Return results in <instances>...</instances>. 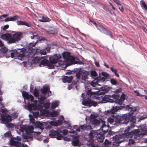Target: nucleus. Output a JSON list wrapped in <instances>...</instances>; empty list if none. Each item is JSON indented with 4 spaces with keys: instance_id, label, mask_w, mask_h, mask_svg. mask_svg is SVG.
<instances>
[{
    "instance_id": "f704fd0d",
    "label": "nucleus",
    "mask_w": 147,
    "mask_h": 147,
    "mask_svg": "<svg viewBox=\"0 0 147 147\" xmlns=\"http://www.w3.org/2000/svg\"><path fill=\"white\" fill-rule=\"evenodd\" d=\"M6 126L8 129H13L14 128L15 125L11 123H7Z\"/></svg>"
},
{
    "instance_id": "603ef678",
    "label": "nucleus",
    "mask_w": 147,
    "mask_h": 147,
    "mask_svg": "<svg viewBox=\"0 0 147 147\" xmlns=\"http://www.w3.org/2000/svg\"><path fill=\"white\" fill-rule=\"evenodd\" d=\"M33 104H30V103L28 104L27 106V108L29 111H31L32 110Z\"/></svg>"
},
{
    "instance_id": "393cba45",
    "label": "nucleus",
    "mask_w": 147,
    "mask_h": 147,
    "mask_svg": "<svg viewBox=\"0 0 147 147\" xmlns=\"http://www.w3.org/2000/svg\"><path fill=\"white\" fill-rule=\"evenodd\" d=\"M73 78L72 76L69 77L65 76L63 78L62 80L64 82H67L68 83H70Z\"/></svg>"
},
{
    "instance_id": "7c9ffc66",
    "label": "nucleus",
    "mask_w": 147,
    "mask_h": 147,
    "mask_svg": "<svg viewBox=\"0 0 147 147\" xmlns=\"http://www.w3.org/2000/svg\"><path fill=\"white\" fill-rule=\"evenodd\" d=\"M20 131L22 132H24L25 131L27 133L28 130H30V129L29 128L27 129L25 126L21 125L20 126Z\"/></svg>"
},
{
    "instance_id": "2eb2a0df",
    "label": "nucleus",
    "mask_w": 147,
    "mask_h": 147,
    "mask_svg": "<svg viewBox=\"0 0 147 147\" xmlns=\"http://www.w3.org/2000/svg\"><path fill=\"white\" fill-rule=\"evenodd\" d=\"M100 129L102 130L103 133L105 134L106 133L108 132V134L111 135L112 134V131H109V127L108 126H107L105 124H103L101 127Z\"/></svg>"
},
{
    "instance_id": "6e6552de",
    "label": "nucleus",
    "mask_w": 147,
    "mask_h": 147,
    "mask_svg": "<svg viewBox=\"0 0 147 147\" xmlns=\"http://www.w3.org/2000/svg\"><path fill=\"white\" fill-rule=\"evenodd\" d=\"M97 134V133L95 131L92 130L90 131L88 135L89 137L90 140L88 141L87 143V145L88 146H90L91 147H100V146H95L94 144V140L93 138L94 136L96 135Z\"/></svg>"
},
{
    "instance_id": "b1692460",
    "label": "nucleus",
    "mask_w": 147,
    "mask_h": 147,
    "mask_svg": "<svg viewBox=\"0 0 147 147\" xmlns=\"http://www.w3.org/2000/svg\"><path fill=\"white\" fill-rule=\"evenodd\" d=\"M11 34L9 33H6L2 34L1 36V38L4 40H6L8 41L9 38H11Z\"/></svg>"
},
{
    "instance_id": "6e6d98bb",
    "label": "nucleus",
    "mask_w": 147,
    "mask_h": 147,
    "mask_svg": "<svg viewBox=\"0 0 147 147\" xmlns=\"http://www.w3.org/2000/svg\"><path fill=\"white\" fill-rule=\"evenodd\" d=\"M130 122H136V119L134 117L131 116L130 117Z\"/></svg>"
},
{
    "instance_id": "c756f323",
    "label": "nucleus",
    "mask_w": 147,
    "mask_h": 147,
    "mask_svg": "<svg viewBox=\"0 0 147 147\" xmlns=\"http://www.w3.org/2000/svg\"><path fill=\"white\" fill-rule=\"evenodd\" d=\"M17 23L18 25H25L28 27L29 26V25L28 23L22 21H18Z\"/></svg>"
},
{
    "instance_id": "0e129e2a",
    "label": "nucleus",
    "mask_w": 147,
    "mask_h": 147,
    "mask_svg": "<svg viewBox=\"0 0 147 147\" xmlns=\"http://www.w3.org/2000/svg\"><path fill=\"white\" fill-rule=\"evenodd\" d=\"M37 109V106L36 105H34L33 104L32 105V110L33 109L34 110H36Z\"/></svg>"
},
{
    "instance_id": "4be33fe9",
    "label": "nucleus",
    "mask_w": 147,
    "mask_h": 147,
    "mask_svg": "<svg viewBox=\"0 0 147 147\" xmlns=\"http://www.w3.org/2000/svg\"><path fill=\"white\" fill-rule=\"evenodd\" d=\"M79 142V138L77 136H76L73 138L72 144L73 146H76L78 145Z\"/></svg>"
},
{
    "instance_id": "a19ab883",
    "label": "nucleus",
    "mask_w": 147,
    "mask_h": 147,
    "mask_svg": "<svg viewBox=\"0 0 147 147\" xmlns=\"http://www.w3.org/2000/svg\"><path fill=\"white\" fill-rule=\"evenodd\" d=\"M91 90H88L87 92V95L89 97H91L92 95L95 94V92L91 91Z\"/></svg>"
},
{
    "instance_id": "8fccbe9b",
    "label": "nucleus",
    "mask_w": 147,
    "mask_h": 147,
    "mask_svg": "<svg viewBox=\"0 0 147 147\" xmlns=\"http://www.w3.org/2000/svg\"><path fill=\"white\" fill-rule=\"evenodd\" d=\"M50 105V103L49 102H47L44 103L43 106L45 108L47 109L49 108Z\"/></svg>"
},
{
    "instance_id": "4468645a",
    "label": "nucleus",
    "mask_w": 147,
    "mask_h": 147,
    "mask_svg": "<svg viewBox=\"0 0 147 147\" xmlns=\"http://www.w3.org/2000/svg\"><path fill=\"white\" fill-rule=\"evenodd\" d=\"M22 95L23 98H26L28 100H30L31 102H32L34 100V97L33 96L31 95H29L28 92L23 91L22 92Z\"/></svg>"
},
{
    "instance_id": "20e7f679",
    "label": "nucleus",
    "mask_w": 147,
    "mask_h": 147,
    "mask_svg": "<svg viewBox=\"0 0 147 147\" xmlns=\"http://www.w3.org/2000/svg\"><path fill=\"white\" fill-rule=\"evenodd\" d=\"M119 137L120 136L118 135L113 136V142H111L106 139L104 143L105 147H109L111 145H113L114 146V147L119 146V144L121 142L119 140Z\"/></svg>"
},
{
    "instance_id": "e2e57ef3",
    "label": "nucleus",
    "mask_w": 147,
    "mask_h": 147,
    "mask_svg": "<svg viewBox=\"0 0 147 147\" xmlns=\"http://www.w3.org/2000/svg\"><path fill=\"white\" fill-rule=\"evenodd\" d=\"M113 1L118 5H121L120 1L119 0H113Z\"/></svg>"
},
{
    "instance_id": "5701e85b",
    "label": "nucleus",
    "mask_w": 147,
    "mask_h": 147,
    "mask_svg": "<svg viewBox=\"0 0 147 147\" xmlns=\"http://www.w3.org/2000/svg\"><path fill=\"white\" fill-rule=\"evenodd\" d=\"M30 35L32 39H38L39 38L38 34L35 32H30Z\"/></svg>"
},
{
    "instance_id": "72a5a7b5",
    "label": "nucleus",
    "mask_w": 147,
    "mask_h": 147,
    "mask_svg": "<svg viewBox=\"0 0 147 147\" xmlns=\"http://www.w3.org/2000/svg\"><path fill=\"white\" fill-rule=\"evenodd\" d=\"M0 51L3 54H5L8 51V49L5 47H2L0 49Z\"/></svg>"
},
{
    "instance_id": "79ce46f5",
    "label": "nucleus",
    "mask_w": 147,
    "mask_h": 147,
    "mask_svg": "<svg viewBox=\"0 0 147 147\" xmlns=\"http://www.w3.org/2000/svg\"><path fill=\"white\" fill-rule=\"evenodd\" d=\"M23 136L24 138L26 139H30L32 137V135L28 134V133H27V134L26 135H24Z\"/></svg>"
},
{
    "instance_id": "4c0bfd02",
    "label": "nucleus",
    "mask_w": 147,
    "mask_h": 147,
    "mask_svg": "<svg viewBox=\"0 0 147 147\" xmlns=\"http://www.w3.org/2000/svg\"><path fill=\"white\" fill-rule=\"evenodd\" d=\"M59 105L58 103L57 102H54L51 104V108L52 109H54Z\"/></svg>"
},
{
    "instance_id": "49530a36",
    "label": "nucleus",
    "mask_w": 147,
    "mask_h": 147,
    "mask_svg": "<svg viewBox=\"0 0 147 147\" xmlns=\"http://www.w3.org/2000/svg\"><path fill=\"white\" fill-rule=\"evenodd\" d=\"M82 71H80L76 73V76L78 78L80 79V78L81 76L82 75Z\"/></svg>"
},
{
    "instance_id": "3c124183",
    "label": "nucleus",
    "mask_w": 147,
    "mask_h": 147,
    "mask_svg": "<svg viewBox=\"0 0 147 147\" xmlns=\"http://www.w3.org/2000/svg\"><path fill=\"white\" fill-rule=\"evenodd\" d=\"M141 5V7L143 8H144L145 10H147V5L144 2H143Z\"/></svg>"
},
{
    "instance_id": "dca6fc26",
    "label": "nucleus",
    "mask_w": 147,
    "mask_h": 147,
    "mask_svg": "<svg viewBox=\"0 0 147 147\" xmlns=\"http://www.w3.org/2000/svg\"><path fill=\"white\" fill-rule=\"evenodd\" d=\"M125 108V107L124 106H116L114 107H113V108L111 109V111H108L107 112L109 113V114L110 113H111V114H113L115 113L118 110H121Z\"/></svg>"
},
{
    "instance_id": "f257e3e1",
    "label": "nucleus",
    "mask_w": 147,
    "mask_h": 147,
    "mask_svg": "<svg viewBox=\"0 0 147 147\" xmlns=\"http://www.w3.org/2000/svg\"><path fill=\"white\" fill-rule=\"evenodd\" d=\"M141 130V132L139 129H134L132 131L130 127L128 126L125 129L124 134H122L123 137L124 138H131L134 136L135 141L139 140L141 136L147 135V128L142 129Z\"/></svg>"
},
{
    "instance_id": "052dcab7",
    "label": "nucleus",
    "mask_w": 147,
    "mask_h": 147,
    "mask_svg": "<svg viewBox=\"0 0 147 147\" xmlns=\"http://www.w3.org/2000/svg\"><path fill=\"white\" fill-rule=\"evenodd\" d=\"M102 75L105 77H108L109 76V74L107 72H102Z\"/></svg>"
},
{
    "instance_id": "e433bc0d",
    "label": "nucleus",
    "mask_w": 147,
    "mask_h": 147,
    "mask_svg": "<svg viewBox=\"0 0 147 147\" xmlns=\"http://www.w3.org/2000/svg\"><path fill=\"white\" fill-rule=\"evenodd\" d=\"M49 18L48 17H46L42 16V19L39 20V21L43 22H47L49 21Z\"/></svg>"
},
{
    "instance_id": "13d9d810",
    "label": "nucleus",
    "mask_w": 147,
    "mask_h": 147,
    "mask_svg": "<svg viewBox=\"0 0 147 147\" xmlns=\"http://www.w3.org/2000/svg\"><path fill=\"white\" fill-rule=\"evenodd\" d=\"M11 133L9 131H8L4 135L5 137H9L10 136Z\"/></svg>"
},
{
    "instance_id": "6ab92c4d",
    "label": "nucleus",
    "mask_w": 147,
    "mask_h": 147,
    "mask_svg": "<svg viewBox=\"0 0 147 147\" xmlns=\"http://www.w3.org/2000/svg\"><path fill=\"white\" fill-rule=\"evenodd\" d=\"M40 64L43 65V66H49L51 69L54 67L53 65H51L49 61L46 59H44L42 60L40 62Z\"/></svg>"
},
{
    "instance_id": "864d4df0",
    "label": "nucleus",
    "mask_w": 147,
    "mask_h": 147,
    "mask_svg": "<svg viewBox=\"0 0 147 147\" xmlns=\"http://www.w3.org/2000/svg\"><path fill=\"white\" fill-rule=\"evenodd\" d=\"M40 54L42 55H45L46 54V51L45 49L40 50Z\"/></svg>"
},
{
    "instance_id": "aec40b11",
    "label": "nucleus",
    "mask_w": 147,
    "mask_h": 147,
    "mask_svg": "<svg viewBox=\"0 0 147 147\" xmlns=\"http://www.w3.org/2000/svg\"><path fill=\"white\" fill-rule=\"evenodd\" d=\"M80 128L83 130L88 131L92 129V127L91 125L86 124L80 125Z\"/></svg>"
},
{
    "instance_id": "774afa93",
    "label": "nucleus",
    "mask_w": 147,
    "mask_h": 147,
    "mask_svg": "<svg viewBox=\"0 0 147 147\" xmlns=\"http://www.w3.org/2000/svg\"><path fill=\"white\" fill-rule=\"evenodd\" d=\"M59 65L58 66H60L63 65L64 63V61H61L59 62Z\"/></svg>"
},
{
    "instance_id": "ea45409f",
    "label": "nucleus",
    "mask_w": 147,
    "mask_h": 147,
    "mask_svg": "<svg viewBox=\"0 0 147 147\" xmlns=\"http://www.w3.org/2000/svg\"><path fill=\"white\" fill-rule=\"evenodd\" d=\"M50 114L51 116L52 117H56L58 115V112L55 111L50 112Z\"/></svg>"
},
{
    "instance_id": "680f3d73",
    "label": "nucleus",
    "mask_w": 147,
    "mask_h": 147,
    "mask_svg": "<svg viewBox=\"0 0 147 147\" xmlns=\"http://www.w3.org/2000/svg\"><path fill=\"white\" fill-rule=\"evenodd\" d=\"M50 124L51 125L54 126H58V124L56 122L51 121L50 122Z\"/></svg>"
},
{
    "instance_id": "a211bd4d",
    "label": "nucleus",
    "mask_w": 147,
    "mask_h": 147,
    "mask_svg": "<svg viewBox=\"0 0 147 147\" xmlns=\"http://www.w3.org/2000/svg\"><path fill=\"white\" fill-rule=\"evenodd\" d=\"M82 79L84 81L86 80L88 78V76L89 75V72L85 70L82 71Z\"/></svg>"
},
{
    "instance_id": "de8ad7c7",
    "label": "nucleus",
    "mask_w": 147,
    "mask_h": 147,
    "mask_svg": "<svg viewBox=\"0 0 147 147\" xmlns=\"http://www.w3.org/2000/svg\"><path fill=\"white\" fill-rule=\"evenodd\" d=\"M91 76L93 77H95L97 76L96 72L94 70L91 71L90 72Z\"/></svg>"
},
{
    "instance_id": "c85d7f7f",
    "label": "nucleus",
    "mask_w": 147,
    "mask_h": 147,
    "mask_svg": "<svg viewBox=\"0 0 147 147\" xmlns=\"http://www.w3.org/2000/svg\"><path fill=\"white\" fill-rule=\"evenodd\" d=\"M35 126L42 130L44 129L43 125L40 122H36L35 123Z\"/></svg>"
},
{
    "instance_id": "bf43d9fd",
    "label": "nucleus",
    "mask_w": 147,
    "mask_h": 147,
    "mask_svg": "<svg viewBox=\"0 0 147 147\" xmlns=\"http://www.w3.org/2000/svg\"><path fill=\"white\" fill-rule=\"evenodd\" d=\"M62 133L64 135H66L68 133V131L66 129H63L62 131Z\"/></svg>"
},
{
    "instance_id": "cd10ccee",
    "label": "nucleus",
    "mask_w": 147,
    "mask_h": 147,
    "mask_svg": "<svg viewBox=\"0 0 147 147\" xmlns=\"http://www.w3.org/2000/svg\"><path fill=\"white\" fill-rule=\"evenodd\" d=\"M63 58L65 61L66 59H67L70 55V53L69 52H65L62 53Z\"/></svg>"
},
{
    "instance_id": "423d86ee",
    "label": "nucleus",
    "mask_w": 147,
    "mask_h": 147,
    "mask_svg": "<svg viewBox=\"0 0 147 147\" xmlns=\"http://www.w3.org/2000/svg\"><path fill=\"white\" fill-rule=\"evenodd\" d=\"M22 34L21 32H18L13 35L12 36L11 35V38H9L8 41L9 43H14L16 41H18L20 40L21 36Z\"/></svg>"
},
{
    "instance_id": "bb28decb",
    "label": "nucleus",
    "mask_w": 147,
    "mask_h": 147,
    "mask_svg": "<svg viewBox=\"0 0 147 147\" xmlns=\"http://www.w3.org/2000/svg\"><path fill=\"white\" fill-rule=\"evenodd\" d=\"M50 90L49 86H45L43 87L42 89L41 90V92L43 94H46Z\"/></svg>"
},
{
    "instance_id": "338daca9",
    "label": "nucleus",
    "mask_w": 147,
    "mask_h": 147,
    "mask_svg": "<svg viewBox=\"0 0 147 147\" xmlns=\"http://www.w3.org/2000/svg\"><path fill=\"white\" fill-rule=\"evenodd\" d=\"M9 26L8 25H7V24L6 25L3 27V30H5L9 28Z\"/></svg>"
},
{
    "instance_id": "9d476101",
    "label": "nucleus",
    "mask_w": 147,
    "mask_h": 147,
    "mask_svg": "<svg viewBox=\"0 0 147 147\" xmlns=\"http://www.w3.org/2000/svg\"><path fill=\"white\" fill-rule=\"evenodd\" d=\"M1 112L3 113L1 115L2 120L4 122V123H7V122H9L11 121L12 119L11 117L8 114L6 113L4 109H1Z\"/></svg>"
},
{
    "instance_id": "69168bd1",
    "label": "nucleus",
    "mask_w": 147,
    "mask_h": 147,
    "mask_svg": "<svg viewBox=\"0 0 147 147\" xmlns=\"http://www.w3.org/2000/svg\"><path fill=\"white\" fill-rule=\"evenodd\" d=\"M57 124H58V125H61L62 124V122L61 120H58V121L56 122Z\"/></svg>"
},
{
    "instance_id": "5fc2aeb1",
    "label": "nucleus",
    "mask_w": 147,
    "mask_h": 147,
    "mask_svg": "<svg viewBox=\"0 0 147 147\" xmlns=\"http://www.w3.org/2000/svg\"><path fill=\"white\" fill-rule=\"evenodd\" d=\"M119 95H116L115 94H113L112 96H111V97L114 99H115V100L119 99Z\"/></svg>"
},
{
    "instance_id": "a878e982",
    "label": "nucleus",
    "mask_w": 147,
    "mask_h": 147,
    "mask_svg": "<svg viewBox=\"0 0 147 147\" xmlns=\"http://www.w3.org/2000/svg\"><path fill=\"white\" fill-rule=\"evenodd\" d=\"M117 117V115L115 116L114 118H112L111 117H109L108 119V121L110 124H112L114 122L115 123H114L113 125H118V124L117 123V121H116L115 119V118Z\"/></svg>"
},
{
    "instance_id": "473e14b6",
    "label": "nucleus",
    "mask_w": 147,
    "mask_h": 147,
    "mask_svg": "<svg viewBox=\"0 0 147 147\" xmlns=\"http://www.w3.org/2000/svg\"><path fill=\"white\" fill-rule=\"evenodd\" d=\"M110 69L114 73L115 76L117 77H119V76L117 73V70L115 69H114L113 67H111Z\"/></svg>"
},
{
    "instance_id": "a18cd8bd",
    "label": "nucleus",
    "mask_w": 147,
    "mask_h": 147,
    "mask_svg": "<svg viewBox=\"0 0 147 147\" xmlns=\"http://www.w3.org/2000/svg\"><path fill=\"white\" fill-rule=\"evenodd\" d=\"M110 82L111 84L113 85H116L117 84V82L116 80L114 78L111 79Z\"/></svg>"
},
{
    "instance_id": "37998d69",
    "label": "nucleus",
    "mask_w": 147,
    "mask_h": 147,
    "mask_svg": "<svg viewBox=\"0 0 147 147\" xmlns=\"http://www.w3.org/2000/svg\"><path fill=\"white\" fill-rule=\"evenodd\" d=\"M123 101H124L122 100L120 98L119 99H118L117 100H116L115 102L118 104L121 105L123 103Z\"/></svg>"
},
{
    "instance_id": "7ed1b4c3",
    "label": "nucleus",
    "mask_w": 147,
    "mask_h": 147,
    "mask_svg": "<svg viewBox=\"0 0 147 147\" xmlns=\"http://www.w3.org/2000/svg\"><path fill=\"white\" fill-rule=\"evenodd\" d=\"M126 109L130 112L128 113L117 115L115 120L118 125L121 123H128L130 120L131 117L133 114L134 112L136 111V110L135 108L130 107L129 105L126 106Z\"/></svg>"
},
{
    "instance_id": "1a4fd4ad",
    "label": "nucleus",
    "mask_w": 147,
    "mask_h": 147,
    "mask_svg": "<svg viewBox=\"0 0 147 147\" xmlns=\"http://www.w3.org/2000/svg\"><path fill=\"white\" fill-rule=\"evenodd\" d=\"M82 103L84 105L90 107L92 106L95 107L97 104L96 102L92 100L89 98L87 99H84L82 101Z\"/></svg>"
},
{
    "instance_id": "412c9836",
    "label": "nucleus",
    "mask_w": 147,
    "mask_h": 147,
    "mask_svg": "<svg viewBox=\"0 0 147 147\" xmlns=\"http://www.w3.org/2000/svg\"><path fill=\"white\" fill-rule=\"evenodd\" d=\"M100 122V121L97 119H91L90 121V123L94 127L99 125Z\"/></svg>"
},
{
    "instance_id": "ddd939ff",
    "label": "nucleus",
    "mask_w": 147,
    "mask_h": 147,
    "mask_svg": "<svg viewBox=\"0 0 147 147\" xmlns=\"http://www.w3.org/2000/svg\"><path fill=\"white\" fill-rule=\"evenodd\" d=\"M66 64L69 65L72 64H75L78 63V62L75 61L74 57L72 56H71L65 61Z\"/></svg>"
},
{
    "instance_id": "c9c22d12",
    "label": "nucleus",
    "mask_w": 147,
    "mask_h": 147,
    "mask_svg": "<svg viewBox=\"0 0 147 147\" xmlns=\"http://www.w3.org/2000/svg\"><path fill=\"white\" fill-rule=\"evenodd\" d=\"M104 139V137L102 135H100L99 136H98L97 138V140L100 142H103Z\"/></svg>"
},
{
    "instance_id": "f3484780",
    "label": "nucleus",
    "mask_w": 147,
    "mask_h": 147,
    "mask_svg": "<svg viewBox=\"0 0 147 147\" xmlns=\"http://www.w3.org/2000/svg\"><path fill=\"white\" fill-rule=\"evenodd\" d=\"M110 98H111V96L106 95L104 97H97L96 98L99 100L102 99L103 102L105 103L108 102V101L109 100V99Z\"/></svg>"
},
{
    "instance_id": "4d7b16f0",
    "label": "nucleus",
    "mask_w": 147,
    "mask_h": 147,
    "mask_svg": "<svg viewBox=\"0 0 147 147\" xmlns=\"http://www.w3.org/2000/svg\"><path fill=\"white\" fill-rule=\"evenodd\" d=\"M125 94L124 93L122 94L120 97V98L124 101L125 99Z\"/></svg>"
},
{
    "instance_id": "c03bdc74",
    "label": "nucleus",
    "mask_w": 147,
    "mask_h": 147,
    "mask_svg": "<svg viewBox=\"0 0 147 147\" xmlns=\"http://www.w3.org/2000/svg\"><path fill=\"white\" fill-rule=\"evenodd\" d=\"M10 18L11 21H13L17 20L19 18V17L17 15L11 17Z\"/></svg>"
},
{
    "instance_id": "f03ea898",
    "label": "nucleus",
    "mask_w": 147,
    "mask_h": 147,
    "mask_svg": "<svg viewBox=\"0 0 147 147\" xmlns=\"http://www.w3.org/2000/svg\"><path fill=\"white\" fill-rule=\"evenodd\" d=\"M40 49L39 47L33 49L30 47L28 48L26 52H20L18 53L16 51H13V52L10 53L11 57L14 58L16 56L23 57H27L28 58H30L33 57V55L35 54L38 55L40 54Z\"/></svg>"
},
{
    "instance_id": "9b49d317",
    "label": "nucleus",
    "mask_w": 147,
    "mask_h": 147,
    "mask_svg": "<svg viewBox=\"0 0 147 147\" xmlns=\"http://www.w3.org/2000/svg\"><path fill=\"white\" fill-rule=\"evenodd\" d=\"M21 140L20 138L17 139L14 137L11 138L10 141V145L11 146H15L16 147H20L21 144L20 142Z\"/></svg>"
},
{
    "instance_id": "2f4dec72",
    "label": "nucleus",
    "mask_w": 147,
    "mask_h": 147,
    "mask_svg": "<svg viewBox=\"0 0 147 147\" xmlns=\"http://www.w3.org/2000/svg\"><path fill=\"white\" fill-rule=\"evenodd\" d=\"M46 99V98L44 96H42L39 98L38 101L40 104L42 105L44 103V101Z\"/></svg>"
},
{
    "instance_id": "f8f14e48",
    "label": "nucleus",
    "mask_w": 147,
    "mask_h": 147,
    "mask_svg": "<svg viewBox=\"0 0 147 147\" xmlns=\"http://www.w3.org/2000/svg\"><path fill=\"white\" fill-rule=\"evenodd\" d=\"M60 55L55 54L49 57L50 63L52 64H55L58 62L61 57Z\"/></svg>"
},
{
    "instance_id": "09e8293b",
    "label": "nucleus",
    "mask_w": 147,
    "mask_h": 147,
    "mask_svg": "<svg viewBox=\"0 0 147 147\" xmlns=\"http://www.w3.org/2000/svg\"><path fill=\"white\" fill-rule=\"evenodd\" d=\"M34 95L35 97H38L39 96V93L38 90L35 88L34 90Z\"/></svg>"
},
{
    "instance_id": "39448f33",
    "label": "nucleus",
    "mask_w": 147,
    "mask_h": 147,
    "mask_svg": "<svg viewBox=\"0 0 147 147\" xmlns=\"http://www.w3.org/2000/svg\"><path fill=\"white\" fill-rule=\"evenodd\" d=\"M61 133H62L61 131L60 130H55L52 129L50 131L49 136L51 138H55L58 140H61L63 138L64 140L67 141V140L68 139L65 137H64L63 135L61 134Z\"/></svg>"
},
{
    "instance_id": "0eeeda50",
    "label": "nucleus",
    "mask_w": 147,
    "mask_h": 147,
    "mask_svg": "<svg viewBox=\"0 0 147 147\" xmlns=\"http://www.w3.org/2000/svg\"><path fill=\"white\" fill-rule=\"evenodd\" d=\"M90 22H91L97 28H100L106 35H109L111 34V32L109 30H107L106 28H105L100 24L99 23H96L95 21L91 20H90Z\"/></svg>"
},
{
    "instance_id": "58836bf2",
    "label": "nucleus",
    "mask_w": 147,
    "mask_h": 147,
    "mask_svg": "<svg viewBox=\"0 0 147 147\" xmlns=\"http://www.w3.org/2000/svg\"><path fill=\"white\" fill-rule=\"evenodd\" d=\"M135 142L133 139H129V142H128V146H132L133 145H134L135 143Z\"/></svg>"
}]
</instances>
